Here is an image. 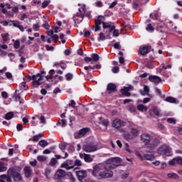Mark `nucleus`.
Here are the masks:
<instances>
[{"mask_svg":"<svg viewBox=\"0 0 182 182\" xmlns=\"http://www.w3.org/2000/svg\"><path fill=\"white\" fill-rule=\"evenodd\" d=\"M158 154H160L161 156H172L173 151H171V148L167 145H161L158 149H157Z\"/></svg>","mask_w":182,"mask_h":182,"instance_id":"nucleus-1","label":"nucleus"},{"mask_svg":"<svg viewBox=\"0 0 182 182\" xmlns=\"http://www.w3.org/2000/svg\"><path fill=\"white\" fill-rule=\"evenodd\" d=\"M45 71H41V73H38L36 75H33L32 76V79H33V82H32V86H33L34 87H38V86H41V85H42V80H43V76H42V75H44Z\"/></svg>","mask_w":182,"mask_h":182,"instance_id":"nucleus-2","label":"nucleus"},{"mask_svg":"<svg viewBox=\"0 0 182 182\" xmlns=\"http://www.w3.org/2000/svg\"><path fill=\"white\" fill-rule=\"evenodd\" d=\"M105 170V166L102 164H98L93 166L92 171V175L94 177H99L100 176V173Z\"/></svg>","mask_w":182,"mask_h":182,"instance_id":"nucleus-3","label":"nucleus"},{"mask_svg":"<svg viewBox=\"0 0 182 182\" xmlns=\"http://www.w3.org/2000/svg\"><path fill=\"white\" fill-rule=\"evenodd\" d=\"M107 161V163H109V164H112V166H109L111 168H116V167H119V166H120L122 159H120L119 157H114L108 159Z\"/></svg>","mask_w":182,"mask_h":182,"instance_id":"nucleus-4","label":"nucleus"},{"mask_svg":"<svg viewBox=\"0 0 182 182\" xmlns=\"http://www.w3.org/2000/svg\"><path fill=\"white\" fill-rule=\"evenodd\" d=\"M112 127H114V129H120L121 127H124L127 123L126 122L119 118H117L112 121Z\"/></svg>","mask_w":182,"mask_h":182,"instance_id":"nucleus-5","label":"nucleus"},{"mask_svg":"<svg viewBox=\"0 0 182 182\" xmlns=\"http://www.w3.org/2000/svg\"><path fill=\"white\" fill-rule=\"evenodd\" d=\"M140 139L141 140V141H143V143H144L146 147L149 146V143L151 141V135L149 134H142L140 136Z\"/></svg>","mask_w":182,"mask_h":182,"instance_id":"nucleus-6","label":"nucleus"},{"mask_svg":"<svg viewBox=\"0 0 182 182\" xmlns=\"http://www.w3.org/2000/svg\"><path fill=\"white\" fill-rule=\"evenodd\" d=\"M113 177V171L109 169L101 171L99 178H112Z\"/></svg>","mask_w":182,"mask_h":182,"instance_id":"nucleus-7","label":"nucleus"},{"mask_svg":"<svg viewBox=\"0 0 182 182\" xmlns=\"http://www.w3.org/2000/svg\"><path fill=\"white\" fill-rule=\"evenodd\" d=\"M60 167L61 168H65V170H72V168H75V161L73 160H67L61 164Z\"/></svg>","mask_w":182,"mask_h":182,"instance_id":"nucleus-8","label":"nucleus"},{"mask_svg":"<svg viewBox=\"0 0 182 182\" xmlns=\"http://www.w3.org/2000/svg\"><path fill=\"white\" fill-rule=\"evenodd\" d=\"M82 149L84 151H86V153H92L97 151V146L95 145L94 144H89L84 145Z\"/></svg>","mask_w":182,"mask_h":182,"instance_id":"nucleus-9","label":"nucleus"},{"mask_svg":"<svg viewBox=\"0 0 182 182\" xmlns=\"http://www.w3.org/2000/svg\"><path fill=\"white\" fill-rule=\"evenodd\" d=\"M76 175L79 181L82 182L87 177V172L85 170H80L76 171Z\"/></svg>","mask_w":182,"mask_h":182,"instance_id":"nucleus-10","label":"nucleus"},{"mask_svg":"<svg viewBox=\"0 0 182 182\" xmlns=\"http://www.w3.org/2000/svg\"><path fill=\"white\" fill-rule=\"evenodd\" d=\"M159 144L160 139L159 138L151 139V141L149 142L147 149H151V150H153L154 149H156V147H157Z\"/></svg>","mask_w":182,"mask_h":182,"instance_id":"nucleus-11","label":"nucleus"},{"mask_svg":"<svg viewBox=\"0 0 182 182\" xmlns=\"http://www.w3.org/2000/svg\"><path fill=\"white\" fill-rule=\"evenodd\" d=\"M151 49V46H144L139 48L138 52L140 53V55H142V56H146L149 52H150V50Z\"/></svg>","mask_w":182,"mask_h":182,"instance_id":"nucleus-12","label":"nucleus"},{"mask_svg":"<svg viewBox=\"0 0 182 182\" xmlns=\"http://www.w3.org/2000/svg\"><path fill=\"white\" fill-rule=\"evenodd\" d=\"M54 177L55 180H62V178H65V177H66V171L63 169H60L55 172Z\"/></svg>","mask_w":182,"mask_h":182,"instance_id":"nucleus-13","label":"nucleus"},{"mask_svg":"<svg viewBox=\"0 0 182 182\" xmlns=\"http://www.w3.org/2000/svg\"><path fill=\"white\" fill-rule=\"evenodd\" d=\"M107 90L109 93H114V92H117V86L114 83H109L107 86Z\"/></svg>","mask_w":182,"mask_h":182,"instance_id":"nucleus-14","label":"nucleus"},{"mask_svg":"<svg viewBox=\"0 0 182 182\" xmlns=\"http://www.w3.org/2000/svg\"><path fill=\"white\" fill-rule=\"evenodd\" d=\"M149 80L152 82V83H160L161 82V78L157 75H150L149 77Z\"/></svg>","mask_w":182,"mask_h":182,"instance_id":"nucleus-15","label":"nucleus"},{"mask_svg":"<svg viewBox=\"0 0 182 182\" xmlns=\"http://www.w3.org/2000/svg\"><path fill=\"white\" fill-rule=\"evenodd\" d=\"M80 157L81 159H84L85 161H86L87 163H90L93 161V159H92V157H90V155L89 154H80Z\"/></svg>","mask_w":182,"mask_h":182,"instance_id":"nucleus-16","label":"nucleus"},{"mask_svg":"<svg viewBox=\"0 0 182 182\" xmlns=\"http://www.w3.org/2000/svg\"><path fill=\"white\" fill-rule=\"evenodd\" d=\"M87 132H89V129L87 128L82 129L79 132L78 136H75V139H82V137H85V135L86 134V133H87Z\"/></svg>","mask_w":182,"mask_h":182,"instance_id":"nucleus-17","label":"nucleus"},{"mask_svg":"<svg viewBox=\"0 0 182 182\" xmlns=\"http://www.w3.org/2000/svg\"><path fill=\"white\" fill-rule=\"evenodd\" d=\"M12 176L14 181H21L22 180V176L18 172L14 171L12 173Z\"/></svg>","mask_w":182,"mask_h":182,"instance_id":"nucleus-18","label":"nucleus"},{"mask_svg":"<svg viewBox=\"0 0 182 182\" xmlns=\"http://www.w3.org/2000/svg\"><path fill=\"white\" fill-rule=\"evenodd\" d=\"M149 113L151 116H154V114H155V116H161L160 114V111L159 110V108H157V107H154L151 109H150Z\"/></svg>","mask_w":182,"mask_h":182,"instance_id":"nucleus-19","label":"nucleus"},{"mask_svg":"<svg viewBox=\"0 0 182 182\" xmlns=\"http://www.w3.org/2000/svg\"><path fill=\"white\" fill-rule=\"evenodd\" d=\"M140 95H141V96H149V92H150V88L149 87V86L145 85L144 87V90H141L140 91Z\"/></svg>","mask_w":182,"mask_h":182,"instance_id":"nucleus-20","label":"nucleus"},{"mask_svg":"<svg viewBox=\"0 0 182 182\" xmlns=\"http://www.w3.org/2000/svg\"><path fill=\"white\" fill-rule=\"evenodd\" d=\"M106 39H112V37H110L109 34L105 36V33H100V37L98 38V41H106Z\"/></svg>","mask_w":182,"mask_h":182,"instance_id":"nucleus-21","label":"nucleus"},{"mask_svg":"<svg viewBox=\"0 0 182 182\" xmlns=\"http://www.w3.org/2000/svg\"><path fill=\"white\" fill-rule=\"evenodd\" d=\"M129 88L124 87L123 89L121 90V93L124 95V96H127V97L131 96L132 94L129 92Z\"/></svg>","mask_w":182,"mask_h":182,"instance_id":"nucleus-22","label":"nucleus"},{"mask_svg":"<svg viewBox=\"0 0 182 182\" xmlns=\"http://www.w3.org/2000/svg\"><path fill=\"white\" fill-rule=\"evenodd\" d=\"M24 171H25L26 177H31V174H32V171L31 170V167L26 166L24 168Z\"/></svg>","mask_w":182,"mask_h":182,"instance_id":"nucleus-23","label":"nucleus"},{"mask_svg":"<svg viewBox=\"0 0 182 182\" xmlns=\"http://www.w3.org/2000/svg\"><path fill=\"white\" fill-rule=\"evenodd\" d=\"M144 157L146 160H149V161H153V160H154V155L153 154H145Z\"/></svg>","mask_w":182,"mask_h":182,"instance_id":"nucleus-24","label":"nucleus"},{"mask_svg":"<svg viewBox=\"0 0 182 182\" xmlns=\"http://www.w3.org/2000/svg\"><path fill=\"white\" fill-rule=\"evenodd\" d=\"M137 110H139V112H147L148 108H147V107H146L143 105H139L137 106Z\"/></svg>","mask_w":182,"mask_h":182,"instance_id":"nucleus-25","label":"nucleus"},{"mask_svg":"<svg viewBox=\"0 0 182 182\" xmlns=\"http://www.w3.org/2000/svg\"><path fill=\"white\" fill-rule=\"evenodd\" d=\"M5 119L6 120H11V119H14V112H10L9 113H6L5 114Z\"/></svg>","mask_w":182,"mask_h":182,"instance_id":"nucleus-26","label":"nucleus"},{"mask_svg":"<svg viewBox=\"0 0 182 182\" xmlns=\"http://www.w3.org/2000/svg\"><path fill=\"white\" fill-rule=\"evenodd\" d=\"M131 134L134 137H137V136H139V131L137 130V129L132 128Z\"/></svg>","mask_w":182,"mask_h":182,"instance_id":"nucleus-27","label":"nucleus"},{"mask_svg":"<svg viewBox=\"0 0 182 182\" xmlns=\"http://www.w3.org/2000/svg\"><path fill=\"white\" fill-rule=\"evenodd\" d=\"M38 144L41 146V147H46V146H48L49 143H48V141L46 140L42 139L39 141Z\"/></svg>","mask_w":182,"mask_h":182,"instance_id":"nucleus-28","label":"nucleus"},{"mask_svg":"<svg viewBox=\"0 0 182 182\" xmlns=\"http://www.w3.org/2000/svg\"><path fill=\"white\" fill-rule=\"evenodd\" d=\"M91 58L93 60V62H98L99 61V55L96 53H93L91 55Z\"/></svg>","mask_w":182,"mask_h":182,"instance_id":"nucleus-29","label":"nucleus"},{"mask_svg":"<svg viewBox=\"0 0 182 182\" xmlns=\"http://www.w3.org/2000/svg\"><path fill=\"white\" fill-rule=\"evenodd\" d=\"M168 177L169 178H174L175 180H177L178 178V175L174 173H168Z\"/></svg>","mask_w":182,"mask_h":182,"instance_id":"nucleus-30","label":"nucleus"},{"mask_svg":"<svg viewBox=\"0 0 182 182\" xmlns=\"http://www.w3.org/2000/svg\"><path fill=\"white\" fill-rule=\"evenodd\" d=\"M166 102H168L169 103H176V98L173 97H168L166 98Z\"/></svg>","mask_w":182,"mask_h":182,"instance_id":"nucleus-31","label":"nucleus"},{"mask_svg":"<svg viewBox=\"0 0 182 182\" xmlns=\"http://www.w3.org/2000/svg\"><path fill=\"white\" fill-rule=\"evenodd\" d=\"M175 164H181V166H182V158L181 156L175 158Z\"/></svg>","mask_w":182,"mask_h":182,"instance_id":"nucleus-32","label":"nucleus"},{"mask_svg":"<svg viewBox=\"0 0 182 182\" xmlns=\"http://www.w3.org/2000/svg\"><path fill=\"white\" fill-rule=\"evenodd\" d=\"M1 178H4L7 182H12V179L9 176H6V175H1Z\"/></svg>","mask_w":182,"mask_h":182,"instance_id":"nucleus-33","label":"nucleus"},{"mask_svg":"<svg viewBox=\"0 0 182 182\" xmlns=\"http://www.w3.org/2000/svg\"><path fill=\"white\" fill-rule=\"evenodd\" d=\"M124 139H125V140H132V135L130 134V133L127 132L124 134Z\"/></svg>","mask_w":182,"mask_h":182,"instance_id":"nucleus-34","label":"nucleus"},{"mask_svg":"<svg viewBox=\"0 0 182 182\" xmlns=\"http://www.w3.org/2000/svg\"><path fill=\"white\" fill-rule=\"evenodd\" d=\"M51 170L49 169V168H47L46 170V172H45V176L47 178H50V173H51Z\"/></svg>","mask_w":182,"mask_h":182,"instance_id":"nucleus-35","label":"nucleus"},{"mask_svg":"<svg viewBox=\"0 0 182 182\" xmlns=\"http://www.w3.org/2000/svg\"><path fill=\"white\" fill-rule=\"evenodd\" d=\"M76 16L77 17L78 16V18H80V19H79V21H76V18L75 19V22L76 23L77 22V23H80V22H82V21H83V14H81V15H79L78 14L76 15Z\"/></svg>","mask_w":182,"mask_h":182,"instance_id":"nucleus-36","label":"nucleus"},{"mask_svg":"<svg viewBox=\"0 0 182 182\" xmlns=\"http://www.w3.org/2000/svg\"><path fill=\"white\" fill-rule=\"evenodd\" d=\"M66 175L68 176V177H69L70 180L73 182L75 181V177H73V174H72V173L68 172V173H66Z\"/></svg>","mask_w":182,"mask_h":182,"instance_id":"nucleus-37","label":"nucleus"},{"mask_svg":"<svg viewBox=\"0 0 182 182\" xmlns=\"http://www.w3.org/2000/svg\"><path fill=\"white\" fill-rule=\"evenodd\" d=\"M95 26H100V25H102L103 22H102V20L100 18H95Z\"/></svg>","mask_w":182,"mask_h":182,"instance_id":"nucleus-38","label":"nucleus"},{"mask_svg":"<svg viewBox=\"0 0 182 182\" xmlns=\"http://www.w3.org/2000/svg\"><path fill=\"white\" fill-rule=\"evenodd\" d=\"M129 112H131V113H134V112H136V111L137 109H136V107H134V106H133V105H130V106L129 107Z\"/></svg>","mask_w":182,"mask_h":182,"instance_id":"nucleus-39","label":"nucleus"},{"mask_svg":"<svg viewBox=\"0 0 182 182\" xmlns=\"http://www.w3.org/2000/svg\"><path fill=\"white\" fill-rule=\"evenodd\" d=\"M77 166L78 167H80V166H82V161L79 160V159H76L74 161V166Z\"/></svg>","mask_w":182,"mask_h":182,"instance_id":"nucleus-40","label":"nucleus"},{"mask_svg":"<svg viewBox=\"0 0 182 182\" xmlns=\"http://www.w3.org/2000/svg\"><path fill=\"white\" fill-rule=\"evenodd\" d=\"M100 124H103V126L107 127V126H109V121H107V119H103L102 121L100 122Z\"/></svg>","mask_w":182,"mask_h":182,"instance_id":"nucleus-41","label":"nucleus"},{"mask_svg":"<svg viewBox=\"0 0 182 182\" xmlns=\"http://www.w3.org/2000/svg\"><path fill=\"white\" fill-rule=\"evenodd\" d=\"M102 26L104 29H107V28H111L112 25H110V23L107 22H102Z\"/></svg>","mask_w":182,"mask_h":182,"instance_id":"nucleus-42","label":"nucleus"},{"mask_svg":"<svg viewBox=\"0 0 182 182\" xmlns=\"http://www.w3.org/2000/svg\"><path fill=\"white\" fill-rule=\"evenodd\" d=\"M16 92H15V93H14V100H15V102H18V100H19L20 99H21V96H19V95H18L17 93H16Z\"/></svg>","mask_w":182,"mask_h":182,"instance_id":"nucleus-43","label":"nucleus"},{"mask_svg":"<svg viewBox=\"0 0 182 182\" xmlns=\"http://www.w3.org/2000/svg\"><path fill=\"white\" fill-rule=\"evenodd\" d=\"M46 159H48V158L45 156H38L37 157V159L38 160V161H45L46 160Z\"/></svg>","mask_w":182,"mask_h":182,"instance_id":"nucleus-44","label":"nucleus"},{"mask_svg":"<svg viewBox=\"0 0 182 182\" xmlns=\"http://www.w3.org/2000/svg\"><path fill=\"white\" fill-rule=\"evenodd\" d=\"M57 163H58V161L56 160V159L53 158V159H51L49 164H50V166H55V164H56Z\"/></svg>","mask_w":182,"mask_h":182,"instance_id":"nucleus-45","label":"nucleus"},{"mask_svg":"<svg viewBox=\"0 0 182 182\" xmlns=\"http://www.w3.org/2000/svg\"><path fill=\"white\" fill-rule=\"evenodd\" d=\"M125 150L126 151L129 153V154H132V150H130V146L127 143L125 144Z\"/></svg>","mask_w":182,"mask_h":182,"instance_id":"nucleus-46","label":"nucleus"},{"mask_svg":"<svg viewBox=\"0 0 182 182\" xmlns=\"http://www.w3.org/2000/svg\"><path fill=\"white\" fill-rule=\"evenodd\" d=\"M1 36L4 42H6V41H8V37L9 36V33H6L5 35L2 34Z\"/></svg>","mask_w":182,"mask_h":182,"instance_id":"nucleus-47","label":"nucleus"},{"mask_svg":"<svg viewBox=\"0 0 182 182\" xmlns=\"http://www.w3.org/2000/svg\"><path fill=\"white\" fill-rule=\"evenodd\" d=\"M159 16V14L157 13H152L150 14V18L152 19H157V17Z\"/></svg>","mask_w":182,"mask_h":182,"instance_id":"nucleus-48","label":"nucleus"},{"mask_svg":"<svg viewBox=\"0 0 182 182\" xmlns=\"http://www.w3.org/2000/svg\"><path fill=\"white\" fill-rule=\"evenodd\" d=\"M6 171V167L4 166V164L0 163V172Z\"/></svg>","mask_w":182,"mask_h":182,"instance_id":"nucleus-49","label":"nucleus"},{"mask_svg":"<svg viewBox=\"0 0 182 182\" xmlns=\"http://www.w3.org/2000/svg\"><path fill=\"white\" fill-rule=\"evenodd\" d=\"M66 119H61V122H58V124H61L62 127H65L66 126Z\"/></svg>","mask_w":182,"mask_h":182,"instance_id":"nucleus-50","label":"nucleus"},{"mask_svg":"<svg viewBox=\"0 0 182 182\" xmlns=\"http://www.w3.org/2000/svg\"><path fill=\"white\" fill-rule=\"evenodd\" d=\"M65 77L67 80H72V78L73 77V75H72V73H68L65 75Z\"/></svg>","mask_w":182,"mask_h":182,"instance_id":"nucleus-51","label":"nucleus"},{"mask_svg":"<svg viewBox=\"0 0 182 182\" xmlns=\"http://www.w3.org/2000/svg\"><path fill=\"white\" fill-rule=\"evenodd\" d=\"M114 49H122V46H120V43H116L114 44Z\"/></svg>","mask_w":182,"mask_h":182,"instance_id":"nucleus-52","label":"nucleus"},{"mask_svg":"<svg viewBox=\"0 0 182 182\" xmlns=\"http://www.w3.org/2000/svg\"><path fill=\"white\" fill-rule=\"evenodd\" d=\"M19 45H21L19 41H16V42L14 44L15 49H18L19 48Z\"/></svg>","mask_w":182,"mask_h":182,"instance_id":"nucleus-53","label":"nucleus"},{"mask_svg":"<svg viewBox=\"0 0 182 182\" xmlns=\"http://www.w3.org/2000/svg\"><path fill=\"white\" fill-rule=\"evenodd\" d=\"M40 120H41V123H42L43 124H46V119H45L44 116H41L40 117Z\"/></svg>","mask_w":182,"mask_h":182,"instance_id":"nucleus-54","label":"nucleus"},{"mask_svg":"<svg viewBox=\"0 0 182 182\" xmlns=\"http://www.w3.org/2000/svg\"><path fill=\"white\" fill-rule=\"evenodd\" d=\"M113 33V36L117 37L119 36V30H116V28L114 29V31H112Z\"/></svg>","mask_w":182,"mask_h":182,"instance_id":"nucleus-55","label":"nucleus"},{"mask_svg":"<svg viewBox=\"0 0 182 182\" xmlns=\"http://www.w3.org/2000/svg\"><path fill=\"white\" fill-rule=\"evenodd\" d=\"M169 166H176V159L175 158L173 159L172 160L168 161Z\"/></svg>","mask_w":182,"mask_h":182,"instance_id":"nucleus-56","label":"nucleus"},{"mask_svg":"<svg viewBox=\"0 0 182 182\" xmlns=\"http://www.w3.org/2000/svg\"><path fill=\"white\" fill-rule=\"evenodd\" d=\"M16 129H17L18 132L22 131L23 129V127L22 126V124H17Z\"/></svg>","mask_w":182,"mask_h":182,"instance_id":"nucleus-57","label":"nucleus"},{"mask_svg":"<svg viewBox=\"0 0 182 182\" xmlns=\"http://www.w3.org/2000/svg\"><path fill=\"white\" fill-rule=\"evenodd\" d=\"M70 102L71 103L68 104L69 107H75L76 106V102H75V100H73Z\"/></svg>","mask_w":182,"mask_h":182,"instance_id":"nucleus-58","label":"nucleus"},{"mask_svg":"<svg viewBox=\"0 0 182 182\" xmlns=\"http://www.w3.org/2000/svg\"><path fill=\"white\" fill-rule=\"evenodd\" d=\"M113 73H118L119 70H120V69L119 68V67H114L112 69Z\"/></svg>","mask_w":182,"mask_h":182,"instance_id":"nucleus-59","label":"nucleus"},{"mask_svg":"<svg viewBox=\"0 0 182 182\" xmlns=\"http://www.w3.org/2000/svg\"><path fill=\"white\" fill-rule=\"evenodd\" d=\"M1 96L4 97V99H8V92L5 91L2 92Z\"/></svg>","mask_w":182,"mask_h":182,"instance_id":"nucleus-60","label":"nucleus"},{"mask_svg":"<svg viewBox=\"0 0 182 182\" xmlns=\"http://www.w3.org/2000/svg\"><path fill=\"white\" fill-rule=\"evenodd\" d=\"M146 31H154L153 26L151 24H148L147 27L146 28Z\"/></svg>","mask_w":182,"mask_h":182,"instance_id":"nucleus-61","label":"nucleus"},{"mask_svg":"<svg viewBox=\"0 0 182 182\" xmlns=\"http://www.w3.org/2000/svg\"><path fill=\"white\" fill-rule=\"evenodd\" d=\"M51 38L54 42H58V40L59 39V36L58 35H53Z\"/></svg>","mask_w":182,"mask_h":182,"instance_id":"nucleus-62","label":"nucleus"},{"mask_svg":"<svg viewBox=\"0 0 182 182\" xmlns=\"http://www.w3.org/2000/svg\"><path fill=\"white\" fill-rule=\"evenodd\" d=\"M168 123H172V124H176V120L173 118H168L167 119Z\"/></svg>","mask_w":182,"mask_h":182,"instance_id":"nucleus-63","label":"nucleus"},{"mask_svg":"<svg viewBox=\"0 0 182 182\" xmlns=\"http://www.w3.org/2000/svg\"><path fill=\"white\" fill-rule=\"evenodd\" d=\"M84 60L86 63H89V62H92V57H85Z\"/></svg>","mask_w":182,"mask_h":182,"instance_id":"nucleus-64","label":"nucleus"}]
</instances>
